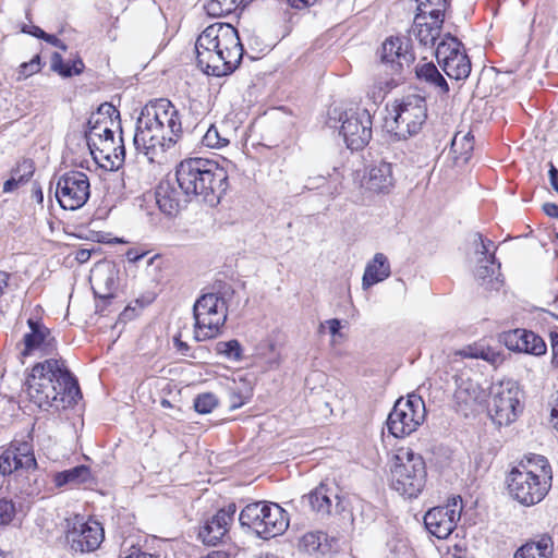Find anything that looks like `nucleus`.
Instances as JSON below:
<instances>
[{
    "label": "nucleus",
    "instance_id": "0e129e2a",
    "mask_svg": "<svg viewBox=\"0 0 558 558\" xmlns=\"http://www.w3.org/2000/svg\"><path fill=\"white\" fill-rule=\"evenodd\" d=\"M75 258L80 263H86L90 258V252L88 250H78Z\"/></svg>",
    "mask_w": 558,
    "mask_h": 558
},
{
    "label": "nucleus",
    "instance_id": "7c9ffc66",
    "mask_svg": "<svg viewBox=\"0 0 558 558\" xmlns=\"http://www.w3.org/2000/svg\"><path fill=\"white\" fill-rule=\"evenodd\" d=\"M474 148V137L471 132H457L451 141L450 153L457 165L469 161Z\"/></svg>",
    "mask_w": 558,
    "mask_h": 558
},
{
    "label": "nucleus",
    "instance_id": "3c124183",
    "mask_svg": "<svg viewBox=\"0 0 558 558\" xmlns=\"http://www.w3.org/2000/svg\"><path fill=\"white\" fill-rule=\"evenodd\" d=\"M124 558H159L156 555L143 551L140 548L132 547Z\"/></svg>",
    "mask_w": 558,
    "mask_h": 558
},
{
    "label": "nucleus",
    "instance_id": "72a5a7b5",
    "mask_svg": "<svg viewBox=\"0 0 558 558\" xmlns=\"http://www.w3.org/2000/svg\"><path fill=\"white\" fill-rule=\"evenodd\" d=\"M90 480V470L85 465H78L53 475L57 487L64 485H80Z\"/></svg>",
    "mask_w": 558,
    "mask_h": 558
},
{
    "label": "nucleus",
    "instance_id": "864d4df0",
    "mask_svg": "<svg viewBox=\"0 0 558 558\" xmlns=\"http://www.w3.org/2000/svg\"><path fill=\"white\" fill-rule=\"evenodd\" d=\"M551 350H553V364L558 367V332L550 335Z\"/></svg>",
    "mask_w": 558,
    "mask_h": 558
},
{
    "label": "nucleus",
    "instance_id": "ea45409f",
    "mask_svg": "<svg viewBox=\"0 0 558 558\" xmlns=\"http://www.w3.org/2000/svg\"><path fill=\"white\" fill-rule=\"evenodd\" d=\"M229 391L230 408L233 410L239 409L244 403H246L252 396V388L245 387V389H240L235 386L234 381L231 386H229Z\"/></svg>",
    "mask_w": 558,
    "mask_h": 558
},
{
    "label": "nucleus",
    "instance_id": "e2e57ef3",
    "mask_svg": "<svg viewBox=\"0 0 558 558\" xmlns=\"http://www.w3.org/2000/svg\"><path fill=\"white\" fill-rule=\"evenodd\" d=\"M19 183H20V181L14 178L7 180L3 184V192L10 193V192L14 191L19 186Z\"/></svg>",
    "mask_w": 558,
    "mask_h": 558
},
{
    "label": "nucleus",
    "instance_id": "c85d7f7f",
    "mask_svg": "<svg viewBox=\"0 0 558 558\" xmlns=\"http://www.w3.org/2000/svg\"><path fill=\"white\" fill-rule=\"evenodd\" d=\"M553 547L551 537L543 535L537 542H529L518 548L513 558H550Z\"/></svg>",
    "mask_w": 558,
    "mask_h": 558
},
{
    "label": "nucleus",
    "instance_id": "9b49d317",
    "mask_svg": "<svg viewBox=\"0 0 558 558\" xmlns=\"http://www.w3.org/2000/svg\"><path fill=\"white\" fill-rule=\"evenodd\" d=\"M522 399L523 392L517 381H499L492 388L490 417L499 426L512 424L523 411Z\"/></svg>",
    "mask_w": 558,
    "mask_h": 558
},
{
    "label": "nucleus",
    "instance_id": "393cba45",
    "mask_svg": "<svg viewBox=\"0 0 558 558\" xmlns=\"http://www.w3.org/2000/svg\"><path fill=\"white\" fill-rule=\"evenodd\" d=\"M390 264L383 253H376L372 260L366 264L362 287L364 290L384 281L390 276Z\"/></svg>",
    "mask_w": 558,
    "mask_h": 558
},
{
    "label": "nucleus",
    "instance_id": "603ef678",
    "mask_svg": "<svg viewBox=\"0 0 558 558\" xmlns=\"http://www.w3.org/2000/svg\"><path fill=\"white\" fill-rule=\"evenodd\" d=\"M287 2L295 9H306L318 2V0H287Z\"/></svg>",
    "mask_w": 558,
    "mask_h": 558
},
{
    "label": "nucleus",
    "instance_id": "f257e3e1",
    "mask_svg": "<svg viewBox=\"0 0 558 558\" xmlns=\"http://www.w3.org/2000/svg\"><path fill=\"white\" fill-rule=\"evenodd\" d=\"M182 133L178 109L168 99L160 98L146 105L136 121L133 145L138 154L154 161L171 148Z\"/></svg>",
    "mask_w": 558,
    "mask_h": 558
},
{
    "label": "nucleus",
    "instance_id": "a878e982",
    "mask_svg": "<svg viewBox=\"0 0 558 558\" xmlns=\"http://www.w3.org/2000/svg\"><path fill=\"white\" fill-rule=\"evenodd\" d=\"M484 397L485 392L476 381L460 377V383L454 391V399L458 404L472 407L483 401Z\"/></svg>",
    "mask_w": 558,
    "mask_h": 558
},
{
    "label": "nucleus",
    "instance_id": "5701e85b",
    "mask_svg": "<svg viewBox=\"0 0 558 558\" xmlns=\"http://www.w3.org/2000/svg\"><path fill=\"white\" fill-rule=\"evenodd\" d=\"M392 185V168L387 162H380L371 167L362 180V186L375 193H387Z\"/></svg>",
    "mask_w": 558,
    "mask_h": 558
},
{
    "label": "nucleus",
    "instance_id": "338daca9",
    "mask_svg": "<svg viewBox=\"0 0 558 558\" xmlns=\"http://www.w3.org/2000/svg\"><path fill=\"white\" fill-rule=\"evenodd\" d=\"M203 558H229V555L222 550H215Z\"/></svg>",
    "mask_w": 558,
    "mask_h": 558
},
{
    "label": "nucleus",
    "instance_id": "13d9d810",
    "mask_svg": "<svg viewBox=\"0 0 558 558\" xmlns=\"http://www.w3.org/2000/svg\"><path fill=\"white\" fill-rule=\"evenodd\" d=\"M45 41L51 44L54 47H58L62 50H66V46L54 35L47 34L44 38Z\"/></svg>",
    "mask_w": 558,
    "mask_h": 558
},
{
    "label": "nucleus",
    "instance_id": "052dcab7",
    "mask_svg": "<svg viewBox=\"0 0 558 558\" xmlns=\"http://www.w3.org/2000/svg\"><path fill=\"white\" fill-rule=\"evenodd\" d=\"M543 209L546 215L558 218V205L554 203H546L544 204Z\"/></svg>",
    "mask_w": 558,
    "mask_h": 558
},
{
    "label": "nucleus",
    "instance_id": "2f4dec72",
    "mask_svg": "<svg viewBox=\"0 0 558 558\" xmlns=\"http://www.w3.org/2000/svg\"><path fill=\"white\" fill-rule=\"evenodd\" d=\"M475 241L480 244L476 253L481 255V258H478L477 262L478 266L476 268L475 275L478 279L485 280L494 276L496 271L495 256L493 254L488 255V246L493 245V243L490 241L485 243L481 234H476Z\"/></svg>",
    "mask_w": 558,
    "mask_h": 558
},
{
    "label": "nucleus",
    "instance_id": "f3484780",
    "mask_svg": "<svg viewBox=\"0 0 558 558\" xmlns=\"http://www.w3.org/2000/svg\"><path fill=\"white\" fill-rule=\"evenodd\" d=\"M420 14L414 20L413 35L424 47H434L440 36L444 23V12L441 8L424 7L418 2Z\"/></svg>",
    "mask_w": 558,
    "mask_h": 558
},
{
    "label": "nucleus",
    "instance_id": "6ab92c4d",
    "mask_svg": "<svg viewBox=\"0 0 558 558\" xmlns=\"http://www.w3.org/2000/svg\"><path fill=\"white\" fill-rule=\"evenodd\" d=\"M66 538L74 551L90 553L104 542L105 531L102 525L94 520L75 522Z\"/></svg>",
    "mask_w": 558,
    "mask_h": 558
},
{
    "label": "nucleus",
    "instance_id": "1a4fd4ad",
    "mask_svg": "<svg viewBox=\"0 0 558 558\" xmlns=\"http://www.w3.org/2000/svg\"><path fill=\"white\" fill-rule=\"evenodd\" d=\"M227 315L228 308L223 298L216 293L203 294L193 306V339L202 342L218 337Z\"/></svg>",
    "mask_w": 558,
    "mask_h": 558
},
{
    "label": "nucleus",
    "instance_id": "69168bd1",
    "mask_svg": "<svg viewBox=\"0 0 558 558\" xmlns=\"http://www.w3.org/2000/svg\"><path fill=\"white\" fill-rule=\"evenodd\" d=\"M72 75L80 74L84 69V63L82 60H75L72 62V65H70Z\"/></svg>",
    "mask_w": 558,
    "mask_h": 558
},
{
    "label": "nucleus",
    "instance_id": "2eb2a0df",
    "mask_svg": "<svg viewBox=\"0 0 558 558\" xmlns=\"http://www.w3.org/2000/svg\"><path fill=\"white\" fill-rule=\"evenodd\" d=\"M340 134L350 149H361L372 137V118L366 109H350L340 118Z\"/></svg>",
    "mask_w": 558,
    "mask_h": 558
},
{
    "label": "nucleus",
    "instance_id": "6e6d98bb",
    "mask_svg": "<svg viewBox=\"0 0 558 558\" xmlns=\"http://www.w3.org/2000/svg\"><path fill=\"white\" fill-rule=\"evenodd\" d=\"M549 181H550V185L553 186V189L558 192V170L556 169V167L550 163V168H549Z\"/></svg>",
    "mask_w": 558,
    "mask_h": 558
},
{
    "label": "nucleus",
    "instance_id": "4c0bfd02",
    "mask_svg": "<svg viewBox=\"0 0 558 558\" xmlns=\"http://www.w3.org/2000/svg\"><path fill=\"white\" fill-rule=\"evenodd\" d=\"M230 134L217 125H210L202 138L204 146L208 148H222L229 145Z\"/></svg>",
    "mask_w": 558,
    "mask_h": 558
},
{
    "label": "nucleus",
    "instance_id": "a18cd8bd",
    "mask_svg": "<svg viewBox=\"0 0 558 558\" xmlns=\"http://www.w3.org/2000/svg\"><path fill=\"white\" fill-rule=\"evenodd\" d=\"M13 458H10V452L8 449H5L1 454H0V472L5 475V474H11L14 472V468H13V461H12Z\"/></svg>",
    "mask_w": 558,
    "mask_h": 558
},
{
    "label": "nucleus",
    "instance_id": "37998d69",
    "mask_svg": "<svg viewBox=\"0 0 558 558\" xmlns=\"http://www.w3.org/2000/svg\"><path fill=\"white\" fill-rule=\"evenodd\" d=\"M15 515V506L11 500L0 499V526L9 524Z\"/></svg>",
    "mask_w": 558,
    "mask_h": 558
},
{
    "label": "nucleus",
    "instance_id": "ddd939ff",
    "mask_svg": "<svg viewBox=\"0 0 558 558\" xmlns=\"http://www.w3.org/2000/svg\"><path fill=\"white\" fill-rule=\"evenodd\" d=\"M90 195L88 177L81 171L62 174L56 184V198L66 210H75L85 205Z\"/></svg>",
    "mask_w": 558,
    "mask_h": 558
},
{
    "label": "nucleus",
    "instance_id": "c9c22d12",
    "mask_svg": "<svg viewBox=\"0 0 558 558\" xmlns=\"http://www.w3.org/2000/svg\"><path fill=\"white\" fill-rule=\"evenodd\" d=\"M327 537L326 534L323 532H308L305 533L299 541V548L300 550L311 555L315 556L319 553H323L324 547L327 546L326 544Z\"/></svg>",
    "mask_w": 558,
    "mask_h": 558
},
{
    "label": "nucleus",
    "instance_id": "7ed1b4c3",
    "mask_svg": "<svg viewBox=\"0 0 558 558\" xmlns=\"http://www.w3.org/2000/svg\"><path fill=\"white\" fill-rule=\"evenodd\" d=\"M26 392L39 408L71 402L78 386L62 360L48 359L33 366L26 378Z\"/></svg>",
    "mask_w": 558,
    "mask_h": 558
},
{
    "label": "nucleus",
    "instance_id": "aec40b11",
    "mask_svg": "<svg viewBox=\"0 0 558 558\" xmlns=\"http://www.w3.org/2000/svg\"><path fill=\"white\" fill-rule=\"evenodd\" d=\"M236 507L234 504L217 511L215 515L206 520L199 527L198 538L208 546L217 545L229 531L233 522Z\"/></svg>",
    "mask_w": 558,
    "mask_h": 558
},
{
    "label": "nucleus",
    "instance_id": "4be33fe9",
    "mask_svg": "<svg viewBox=\"0 0 558 558\" xmlns=\"http://www.w3.org/2000/svg\"><path fill=\"white\" fill-rule=\"evenodd\" d=\"M501 342L510 350L532 355H543L546 353L547 347L545 341L526 329H513L505 331L500 335Z\"/></svg>",
    "mask_w": 558,
    "mask_h": 558
},
{
    "label": "nucleus",
    "instance_id": "680f3d73",
    "mask_svg": "<svg viewBox=\"0 0 558 558\" xmlns=\"http://www.w3.org/2000/svg\"><path fill=\"white\" fill-rule=\"evenodd\" d=\"M10 275L0 270V296L3 295L7 287L9 286Z\"/></svg>",
    "mask_w": 558,
    "mask_h": 558
},
{
    "label": "nucleus",
    "instance_id": "f03ea898",
    "mask_svg": "<svg viewBox=\"0 0 558 558\" xmlns=\"http://www.w3.org/2000/svg\"><path fill=\"white\" fill-rule=\"evenodd\" d=\"M195 51L197 65L214 76L230 74L243 57L238 31L226 23L207 26L196 39Z\"/></svg>",
    "mask_w": 558,
    "mask_h": 558
},
{
    "label": "nucleus",
    "instance_id": "5fc2aeb1",
    "mask_svg": "<svg viewBox=\"0 0 558 558\" xmlns=\"http://www.w3.org/2000/svg\"><path fill=\"white\" fill-rule=\"evenodd\" d=\"M325 182H326V179L324 177L308 178L307 184L305 185V187L308 190L318 189L322 185H324Z\"/></svg>",
    "mask_w": 558,
    "mask_h": 558
},
{
    "label": "nucleus",
    "instance_id": "4d7b16f0",
    "mask_svg": "<svg viewBox=\"0 0 558 558\" xmlns=\"http://www.w3.org/2000/svg\"><path fill=\"white\" fill-rule=\"evenodd\" d=\"M423 4L424 7H437L441 8L442 10L446 9L448 0H417Z\"/></svg>",
    "mask_w": 558,
    "mask_h": 558
},
{
    "label": "nucleus",
    "instance_id": "58836bf2",
    "mask_svg": "<svg viewBox=\"0 0 558 558\" xmlns=\"http://www.w3.org/2000/svg\"><path fill=\"white\" fill-rule=\"evenodd\" d=\"M216 350L219 354L232 361H239L242 357V349L238 340L218 342Z\"/></svg>",
    "mask_w": 558,
    "mask_h": 558
},
{
    "label": "nucleus",
    "instance_id": "423d86ee",
    "mask_svg": "<svg viewBox=\"0 0 558 558\" xmlns=\"http://www.w3.org/2000/svg\"><path fill=\"white\" fill-rule=\"evenodd\" d=\"M112 114L119 117L118 110L109 104L99 107L97 116L89 120L87 144L94 159L104 168L119 169L125 158L123 138H114Z\"/></svg>",
    "mask_w": 558,
    "mask_h": 558
},
{
    "label": "nucleus",
    "instance_id": "79ce46f5",
    "mask_svg": "<svg viewBox=\"0 0 558 558\" xmlns=\"http://www.w3.org/2000/svg\"><path fill=\"white\" fill-rule=\"evenodd\" d=\"M40 70V59L39 56H35L29 62H24L20 65L17 70V80L22 81L27 78L28 76L39 72Z\"/></svg>",
    "mask_w": 558,
    "mask_h": 558
},
{
    "label": "nucleus",
    "instance_id": "a211bd4d",
    "mask_svg": "<svg viewBox=\"0 0 558 558\" xmlns=\"http://www.w3.org/2000/svg\"><path fill=\"white\" fill-rule=\"evenodd\" d=\"M29 331L26 332L20 344V354L23 357L51 354L56 348V339L50 330L43 324L29 318L27 320Z\"/></svg>",
    "mask_w": 558,
    "mask_h": 558
},
{
    "label": "nucleus",
    "instance_id": "20e7f679",
    "mask_svg": "<svg viewBox=\"0 0 558 558\" xmlns=\"http://www.w3.org/2000/svg\"><path fill=\"white\" fill-rule=\"evenodd\" d=\"M234 168L230 161L227 166L204 158H189L181 161L175 170L177 182L186 196L202 197L211 205L219 203L228 189V171Z\"/></svg>",
    "mask_w": 558,
    "mask_h": 558
},
{
    "label": "nucleus",
    "instance_id": "bb28decb",
    "mask_svg": "<svg viewBox=\"0 0 558 558\" xmlns=\"http://www.w3.org/2000/svg\"><path fill=\"white\" fill-rule=\"evenodd\" d=\"M10 458H13L14 471L35 469L37 463L32 444L27 441H15L9 448Z\"/></svg>",
    "mask_w": 558,
    "mask_h": 558
},
{
    "label": "nucleus",
    "instance_id": "cd10ccee",
    "mask_svg": "<svg viewBox=\"0 0 558 558\" xmlns=\"http://www.w3.org/2000/svg\"><path fill=\"white\" fill-rule=\"evenodd\" d=\"M332 492L326 485L320 484L310 494L302 497V504L307 505L313 511L320 514L330 512L332 500Z\"/></svg>",
    "mask_w": 558,
    "mask_h": 558
},
{
    "label": "nucleus",
    "instance_id": "412c9836",
    "mask_svg": "<svg viewBox=\"0 0 558 558\" xmlns=\"http://www.w3.org/2000/svg\"><path fill=\"white\" fill-rule=\"evenodd\" d=\"M118 269L112 262L97 263L90 270L89 281L95 295L101 300L114 296L118 287Z\"/></svg>",
    "mask_w": 558,
    "mask_h": 558
},
{
    "label": "nucleus",
    "instance_id": "de8ad7c7",
    "mask_svg": "<svg viewBox=\"0 0 558 558\" xmlns=\"http://www.w3.org/2000/svg\"><path fill=\"white\" fill-rule=\"evenodd\" d=\"M182 332H179L178 335L174 336L173 338V341H174V345L178 350V352H180L182 355H190L189 354V351H190V347L186 342L182 341Z\"/></svg>",
    "mask_w": 558,
    "mask_h": 558
},
{
    "label": "nucleus",
    "instance_id": "4468645a",
    "mask_svg": "<svg viewBox=\"0 0 558 558\" xmlns=\"http://www.w3.org/2000/svg\"><path fill=\"white\" fill-rule=\"evenodd\" d=\"M460 47L461 43L457 38L446 36L435 50L438 64L456 81L465 80L471 73V61Z\"/></svg>",
    "mask_w": 558,
    "mask_h": 558
},
{
    "label": "nucleus",
    "instance_id": "dca6fc26",
    "mask_svg": "<svg viewBox=\"0 0 558 558\" xmlns=\"http://www.w3.org/2000/svg\"><path fill=\"white\" fill-rule=\"evenodd\" d=\"M462 508L461 497H452L447 505L428 510L424 515V524L432 535L445 539L452 533L460 520Z\"/></svg>",
    "mask_w": 558,
    "mask_h": 558
},
{
    "label": "nucleus",
    "instance_id": "0eeeda50",
    "mask_svg": "<svg viewBox=\"0 0 558 558\" xmlns=\"http://www.w3.org/2000/svg\"><path fill=\"white\" fill-rule=\"evenodd\" d=\"M426 482V466L421 454L399 448L391 465V487L408 498L417 497Z\"/></svg>",
    "mask_w": 558,
    "mask_h": 558
},
{
    "label": "nucleus",
    "instance_id": "9d476101",
    "mask_svg": "<svg viewBox=\"0 0 558 558\" xmlns=\"http://www.w3.org/2000/svg\"><path fill=\"white\" fill-rule=\"evenodd\" d=\"M239 520L265 539L281 535L289 526L288 513L274 502L250 504L241 511Z\"/></svg>",
    "mask_w": 558,
    "mask_h": 558
},
{
    "label": "nucleus",
    "instance_id": "8fccbe9b",
    "mask_svg": "<svg viewBox=\"0 0 558 558\" xmlns=\"http://www.w3.org/2000/svg\"><path fill=\"white\" fill-rule=\"evenodd\" d=\"M328 327L329 332L335 337L339 335V330L341 328V323L337 318L328 319L320 325V329Z\"/></svg>",
    "mask_w": 558,
    "mask_h": 558
},
{
    "label": "nucleus",
    "instance_id": "39448f33",
    "mask_svg": "<svg viewBox=\"0 0 558 558\" xmlns=\"http://www.w3.org/2000/svg\"><path fill=\"white\" fill-rule=\"evenodd\" d=\"M553 472L548 460L534 456L512 468L507 476L509 495L530 507L541 502L551 487Z\"/></svg>",
    "mask_w": 558,
    "mask_h": 558
},
{
    "label": "nucleus",
    "instance_id": "e433bc0d",
    "mask_svg": "<svg viewBox=\"0 0 558 558\" xmlns=\"http://www.w3.org/2000/svg\"><path fill=\"white\" fill-rule=\"evenodd\" d=\"M240 4H247L246 0H205L204 10L214 17L231 13Z\"/></svg>",
    "mask_w": 558,
    "mask_h": 558
},
{
    "label": "nucleus",
    "instance_id": "b1692460",
    "mask_svg": "<svg viewBox=\"0 0 558 558\" xmlns=\"http://www.w3.org/2000/svg\"><path fill=\"white\" fill-rule=\"evenodd\" d=\"M381 60L402 68L410 65L414 61V57L409 50L408 41L400 37H390L383 44Z\"/></svg>",
    "mask_w": 558,
    "mask_h": 558
},
{
    "label": "nucleus",
    "instance_id": "a19ab883",
    "mask_svg": "<svg viewBox=\"0 0 558 558\" xmlns=\"http://www.w3.org/2000/svg\"><path fill=\"white\" fill-rule=\"evenodd\" d=\"M218 405V399L214 393L207 392L197 396L194 401V408L198 413H210Z\"/></svg>",
    "mask_w": 558,
    "mask_h": 558
},
{
    "label": "nucleus",
    "instance_id": "6e6552de",
    "mask_svg": "<svg viewBox=\"0 0 558 558\" xmlns=\"http://www.w3.org/2000/svg\"><path fill=\"white\" fill-rule=\"evenodd\" d=\"M427 118L425 99L418 95H409L396 102L385 118V128L399 140L416 135Z\"/></svg>",
    "mask_w": 558,
    "mask_h": 558
},
{
    "label": "nucleus",
    "instance_id": "49530a36",
    "mask_svg": "<svg viewBox=\"0 0 558 558\" xmlns=\"http://www.w3.org/2000/svg\"><path fill=\"white\" fill-rule=\"evenodd\" d=\"M550 405V422L553 426L558 430V391L553 397Z\"/></svg>",
    "mask_w": 558,
    "mask_h": 558
},
{
    "label": "nucleus",
    "instance_id": "c756f323",
    "mask_svg": "<svg viewBox=\"0 0 558 558\" xmlns=\"http://www.w3.org/2000/svg\"><path fill=\"white\" fill-rule=\"evenodd\" d=\"M156 203L159 209L168 215L174 216L180 210V198L177 191L168 182H162L156 190Z\"/></svg>",
    "mask_w": 558,
    "mask_h": 558
},
{
    "label": "nucleus",
    "instance_id": "473e14b6",
    "mask_svg": "<svg viewBox=\"0 0 558 558\" xmlns=\"http://www.w3.org/2000/svg\"><path fill=\"white\" fill-rule=\"evenodd\" d=\"M460 354L463 357L482 359L495 366L501 364L504 361L502 354L499 351L483 343L468 345L460 351Z\"/></svg>",
    "mask_w": 558,
    "mask_h": 558
},
{
    "label": "nucleus",
    "instance_id": "c03bdc74",
    "mask_svg": "<svg viewBox=\"0 0 558 558\" xmlns=\"http://www.w3.org/2000/svg\"><path fill=\"white\" fill-rule=\"evenodd\" d=\"M51 69L58 72L61 76H72L71 68L69 63H64L60 53H53L51 58Z\"/></svg>",
    "mask_w": 558,
    "mask_h": 558
},
{
    "label": "nucleus",
    "instance_id": "f8f14e48",
    "mask_svg": "<svg viewBox=\"0 0 558 558\" xmlns=\"http://www.w3.org/2000/svg\"><path fill=\"white\" fill-rule=\"evenodd\" d=\"M426 416L425 403L417 395L396 401L387 418L388 432L396 438H403L414 433Z\"/></svg>",
    "mask_w": 558,
    "mask_h": 558
},
{
    "label": "nucleus",
    "instance_id": "bf43d9fd",
    "mask_svg": "<svg viewBox=\"0 0 558 558\" xmlns=\"http://www.w3.org/2000/svg\"><path fill=\"white\" fill-rule=\"evenodd\" d=\"M23 32H24V33H27V34H31V35H33V36H35V37H37V38H41V39H44V38H45V36L47 35V33H45V32H44L40 27H38V26H31L29 28L24 27V28H23Z\"/></svg>",
    "mask_w": 558,
    "mask_h": 558
},
{
    "label": "nucleus",
    "instance_id": "774afa93",
    "mask_svg": "<svg viewBox=\"0 0 558 558\" xmlns=\"http://www.w3.org/2000/svg\"><path fill=\"white\" fill-rule=\"evenodd\" d=\"M258 558H278L276 555L274 554H264V555H260Z\"/></svg>",
    "mask_w": 558,
    "mask_h": 558
},
{
    "label": "nucleus",
    "instance_id": "09e8293b",
    "mask_svg": "<svg viewBox=\"0 0 558 558\" xmlns=\"http://www.w3.org/2000/svg\"><path fill=\"white\" fill-rule=\"evenodd\" d=\"M147 254L148 252L145 251L141 252L137 248H129L125 253V257L131 263H137L141 259H143Z\"/></svg>",
    "mask_w": 558,
    "mask_h": 558
},
{
    "label": "nucleus",
    "instance_id": "f704fd0d",
    "mask_svg": "<svg viewBox=\"0 0 558 558\" xmlns=\"http://www.w3.org/2000/svg\"><path fill=\"white\" fill-rule=\"evenodd\" d=\"M416 75L420 80H424L438 88L440 93L445 94L449 90L446 80L432 62L418 64L416 66Z\"/></svg>",
    "mask_w": 558,
    "mask_h": 558
}]
</instances>
